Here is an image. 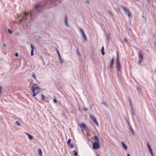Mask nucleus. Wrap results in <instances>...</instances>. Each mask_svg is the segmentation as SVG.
Here are the masks:
<instances>
[{
    "label": "nucleus",
    "mask_w": 156,
    "mask_h": 156,
    "mask_svg": "<svg viewBox=\"0 0 156 156\" xmlns=\"http://www.w3.org/2000/svg\"><path fill=\"white\" fill-rule=\"evenodd\" d=\"M35 85V84L33 83H31L30 84V86L32 87L31 92L33 93V95L34 97H35L37 95L38 93L39 89V87H34Z\"/></svg>",
    "instance_id": "obj_1"
},
{
    "label": "nucleus",
    "mask_w": 156,
    "mask_h": 156,
    "mask_svg": "<svg viewBox=\"0 0 156 156\" xmlns=\"http://www.w3.org/2000/svg\"><path fill=\"white\" fill-rule=\"evenodd\" d=\"M35 8L36 10L39 13H41L42 11L40 9H43L45 7V5L42 2H40L35 4Z\"/></svg>",
    "instance_id": "obj_2"
},
{
    "label": "nucleus",
    "mask_w": 156,
    "mask_h": 156,
    "mask_svg": "<svg viewBox=\"0 0 156 156\" xmlns=\"http://www.w3.org/2000/svg\"><path fill=\"white\" fill-rule=\"evenodd\" d=\"M28 15V14L26 13L25 12H23L22 13H20L19 15V17H21V19L20 20V22H21L23 20H27L26 16Z\"/></svg>",
    "instance_id": "obj_3"
},
{
    "label": "nucleus",
    "mask_w": 156,
    "mask_h": 156,
    "mask_svg": "<svg viewBox=\"0 0 156 156\" xmlns=\"http://www.w3.org/2000/svg\"><path fill=\"white\" fill-rule=\"evenodd\" d=\"M80 31L82 35L83 41H87V37L84 32L83 30L82 29L80 28Z\"/></svg>",
    "instance_id": "obj_4"
},
{
    "label": "nucleus",
    "mask_w": 156,
    "mask_h": 156,
    "mask_svg": "<svg viewBox=\"0 0 156 156\" xmlns=\"http://www.w3.org/2000/svg\"><path fill=\"white\" fill-rule=\"evenodd\" d=\"M140 52L139 51L138 52L139 57V60L138 62V64L140 65H141V62H143L142 58H143L142 55H141L140 53Z\"/></svg>",
    "instance_id": "obj_5"
},
{
    "label": "nucleus",
    "mask_w": 156,
    "mask_h": 156,
    "mask_svg": "<svg viewBox=\"0 0 156 156\" xmlns=\"http://www.w3.org/2000/svg\"><path fill=\"white\" fill-rule=\"evenodd\" d=\"M90 117L91 120H92V121L94 122V123L98 126H99V125L96 120V118H95L94 116L93 115H90Z\"/></svg>",
    "instance_id": "obj_6"
},
{
    "label": "nucleus",
    "mask_w": 156,
    "mask_h": 156,
    "mask_svg": "<svg viewBox=\"0 0 156 156\" xmlns=\"http://www.w3.org/2000/svg\"><path fill=\"white\" fill-rule=\"evenodd\" d=\"M79 127L80 128L82 131H83L84 130L87 131V127L84 124H80L79 125Z\"/></svg>",
    "instance_id": "obj_7"
},
{
    "label": "nucleus",
    "mask_w": 156,
    "mask_h": 156,
    "mask_svg": "<svg viewBox=\"0 0 156 156\" xmlns=\"http://www.w3.org/2000/svg\"><path fill=\"white\" fill-rule=\"evenodd\" d=\"M123 9L124 11L127 14L128 17H130L131 16V12H130L129 9H126L125 8L123 7Z\"/></svg>",
    "instance_id": "obj_8"
},
{
    "label": "nucleus",
    "mask_w": 156,
    "mask_h": 156,
    "mask_svg": "<svg viewBox=\"0 0 156 156\" xmlns=\"http://www.w3.org/2000/svg\"><path fill=\"white\" fill-rule=\"evenodd\" d=\"M93 147L94 149L96 150L99 148V145L98 143L94 142L93 144Z\"/></svg>",
    "instance_id": "obj_9"
},
{
    "label": "nucleus",
    "mask_w": 156,
    "mask_h": 156,
    "mask_svg": "<svg viewBox=\"0 0 156 156\" xmlns=\"http://www.w3.org/2000/svg\"><path fill=\"white\" fill-rule=\"evenodd\" d=\"M114 62V59L113 58H112L111 59L110 63L109 65V68L111 70L113 68V65Z\"/></svg>",
    "instance_id": "obj_10"
},
{
    "label": "nucleus",
    "mask_w": 156,
    "mask_h": 156,
    "mask_svg": "<svg viewBox=\"0 0 156 156\" xmlns=\"http://www.w3.org/2000/svg\"><path fill=\"white\" fill-rule=\"evenodd\" d=\"M65 23L67 27H69V25L68 23V16L67 15H66L65 16Z\"/></svg>",
    "instance_id": "obj_11"
},
{
    "label": "nucleus",
    "mask_w": 156,
    "mask_h": 156,
    "mask_svg": "<svg viewBox=\"0 0 156 156\" xmlns=\"http://www.w3.org/2000/svg\"><path fill=\"white\" fill-rule=\"evenodd\" d=\"M71 140L70 139H69L68 141L67 142V144L69 145V147L70 148H73V144H71Z\"/></svg>",
    "instance_id": "obj_12"
},
{
    "label": "nucleus",
    "mask_w": 156,
    "mask_h": 156,
    "mask_svg": "<svg viewBox=\"0 0 156 156\" xmlns=\"http://www.w3.org/2000/svg\"><path fill=\"white\" fill-rule=\"evenodd\" d=\"M116 62L117 64V65H120L119 57L118 54H117V55Z\"/></svg>",
    "instance_id": "obj_13"
},
{
    "label": "nucleus",
    "mask_w": 156,
    "mask_h": 156,
    "mask_svg": "<svg viewBox=\"0 0 156 156\" xmlns=\"http://www.w3.org/2000/svg\"><path fill=\"white\" fill-rule=\"evenodd\" d=\"M121 144L122 147L124 148V150H127V147L126 144L123 142H122Z\"/></svg>",
    "instance_id": "obj_14"
},
{
    "label": "nucleus",
    "mask_w": 156,
    "mask_h": 156,
    "mask_svg": "<svg viewBox=\"0 0 156 156\" xmlns=\"http://www.w3.org/2000/svg\"><path fill=\"white\" fill-rule=\"evenodd\" d=\"M25 133L28 136V138L30 140H32L33 139V137L32 135L28 134L27 133Z\"/></svg>",
    "instance_id": "obj_15"
},
{
    "label": "nucleus",
    "mask_w": 156,
    "mask_h": 156,
    "mask_svg": "<svg viewBox=\"0 0 156 156\" xmlns=\"http://www.w3.org/2000/svg\"><path fill=\"white\" fill-rule=\"evenodd\" d=\"M147 147L149 152H151V151H152V150L151 148V147L150 145H149V144L148 142L147 143Z\"/></svg>",
    "instance_id": "obj_16"
},
{
    "label": "nucleus",
    "mask_w": 156,
    "mask_h": 156,
    "mask_svg": "<svg viewBox=\"0 0 156 156\" xmlns=\"http://www.w3.org/2000/svg\"><path fill=\"white\" fill-rule=\"evenodd\" d=\"M129 129L130 130V132H131V133L133 135H134V131H133V129L132 128V127L130 126H129Z\"/></svg>",
    "instance_id": "obj_17"
},
{
    "label": "nucleus",
    "mask_w": 156,
    "mask_h": 156,
    "mask_svg": "<svg viewBox=\"0 0 156 156\" xmlns=\"http://www.w3.org/2000/svg\"><path fill=\"white\" fill-rule=\"evenodd\" d=\"M38 154L40 156H42V151L41 149L39 148L38 149Z\"/></svg>",
    "instance_id": "obj_18"
},
{
    "label": "nucleus",
    "mask_w": 156,
    "mask_h": 156,
    "mask_svg": "<svg viewBox=\"0 0 156 156\" xmlns=\"http://www.w3.org/2000/svg\"><path fill=\"white\" fill-rule=\"evenodd\" d=\"M107 38L108 41H109L111 38V36L110 34H108L107 35Z\"/></svg>",
    "instance_id": "obj_19"
},
{
    "label": "nucleus",
    "mask_w": 156,
    "mask_h": 156,
    "mask_svg": "<svg viewBox=\"0 0 156 156\" xmlns=\"http://www.w3.org/2000/svg\"><path fill=\"white\" fill-rule=\"evenodd\" d=\"M95 142L96 143H98L99 142V140L97 136H95L94 137Z\"/></svg>",
    "instance_id": "obj_20"
},
{
    "label": "nucleus",
    "mask_w": 156,
    "mask_h": 156,
    "mask_svg": "<svg viewBox=\"0 0 156 156\" xmlns=\"http://www.w3.org/2000/svg\"><path fill=\"white\" fill-rule=\"evenodd\" d=\"M104 48L103 47H102V50H101V54L102 55H105V53L104 52Z\"/></svg>",
    "instance_id": "obj_21"
},
{
    "label": "nucleus",
    "mask_w": 156,
    "mask_h": 156,
    "mask_svg": "<svg viewBox=\"0 0 156 156\" xmlns=\"http://www.w3.org/2000/svg\"><path fill=\"white\" fill-rule=\"evenodd\" d=\"M32 77L35 80L36 79V77L35 74L34 73H33L32 74Z\"/></svg>",
    "instance_id": "obj_22"
},
{
    "label": "nucleus",
    "mask_w": 156,
    "mask_h": 156,
    "mask_svg": "<svg viewBox=\"0 0 156 156\" xmlns=\"http://www.w3.org/2000/svg\"><path fill=\"white\" fill-rule=\"evenodd\" d=\"M41 100H44L45 98V96L42 94H41Z\"/></svg>",
    "instance_id": "obj_23"
},
{
    "label": "nucleus",
    "mask_w": 156,
    "mask_h": 156,
    "mask_svg": "<svg viewBox=\"0 0 156 156\" xmlns=\"http://www.w3.org/2000/svg\"><path fill=\"white\" fill-rule=\"evenodd\" d=\"M117 70L119 71L120 70V68H121V65H117Z\"/></svg>",
    "instance_id": "obj_24"
},
{
    "label": "nucleus",
    "mask_w": 156,
    "mask_h": 156,
    "mask_svg": "<svg viewBox=\"0 0 156 156\" xmlns=\"http://www.w3.org/2000/svg\"><path fill=\"white\" fill-rule=\"evenodd\" d=\"M102 104H103L106 106L107 107H108V105L106 103V102L105 101H103V102H102Z\"/></svg>",
    "instance_id": "obj_25"
},
{
    "label": "nucleus",
    "mask_w": 156,
    "mask_h": 156,
    "mask_svg": "<svg viewBox=\"0 0 156 156\" xmlns=\"http://www.w3.org/2000/svg\"><path fill=\"white\" fill-rule=\"evenodd\" d=\"M59 2V1H58V0H55L54 3H55L56 5H58L57 3L58 2Z\"/></svg>",
    "instance_id": "obj_26"
},
{
    "label": "nucleus",
    "mask_w": 156,
    "mask_h": 156,
    "mask_svg": "<svg viewBox=\"0 0 156 156\" xmlns=\"http://www.w3.org/2000/svg\"><path fill=\"white\" fill-rule=\"evenodd\" d=\"M8 32L10 34H11L12 33V31L11 30L9 29H8Z\"/></svg>",
    "instance_id": "obj_27"
},
{
    "label": "nucleus",
    "mask_w": 156,
    "mask_h": 156,
    "mask_svg": "<svg viewBox=\"0 0 156 156\" xmlns=\"http://www.w3.org/2000/svg\"><path fill=\"white\" fill-rule=\"evenodd\" d=\"M31 50L34 51V47L32 44H31Z\"/></svg>",
    "instance_id": "obj_28"
},
{
    "label": "nucleus",
    "mask_w": 156,
    "mask_h": 156,
    "mask_svg": "<svg viewBox=\"0 0 156 156\" xmlns=\"http://www.w3.org/2000/svg\"><path fill=\"white\" fill-rule=\"evenodd\" d=\"M63 62V60L62 59H59V62L61 63L62 64V62Z\"/></svg>",
    "instance_id": "obj_29"
},
{
    "label": "nucleus",
    "mask_w": 156,
    "mask_h": 156,
    "mask_svg": "<svg viewBox=\"0 0 156 156\" xmlns=\"http://www.w3.org/2000/svg\"><path fill=\"white\" fill-rule=\"evenodd\" d=\"M16 124L17 125L19 126H20V123L18 121H16Z\"/></svg>",
    "instance_id": "obj_30"
},
{
    "label": "nucleus",
    "mask_w": 156,
    "mask_h": 156,
    "mask_svg": "<svg viewBox=\"0 0 156 156\" xmlns=\"http://www.w3.org/2000/svg\"><path fill=\"white\" fill-rule=\"evenodd\" d=\"M34 55V51L31 50V55L32 56Z\"/></svg>",
    "instance_id": "obj_31"
},
{
    "label": "nucleus",
    "mask_w": 156,
    "mask_h": 156,
    "mask_svg": "<svg viewBox=\"0 0 156 156\" xmlns=\"http://www.w3.org/2000/svg\"><path fill=\"white\" fill-rule=\"evenodd\" d=\"M53 102L55 103H57V100L55 99H53Z\"/></svg>",
    "instance_id": "obj_32"
},
{
    "label": "nucleus",
    "mask_w": 156,
    "mask_h": 156,
    "mask_svg": "<svg viewBox=\"0 0 156 156\" xmlns=\"http://www.w3.org/2000/svg\"><path fill=\"white\" fill-rule=\"evenodd\" d=\"M74 154L75 156H77V152L76 151H74Z\"/></svg>",
    "instance_id": "obj_33"
},
{
    "label": "nucleus",
    "mask_w": 156,
    "mask_h": 156,
    "mask_svg": "<svg viewBox=\"0 0 156 156\" xmlns=\"http://www.w3.org/2000/svg\"><path fill=\"white\" fill-rule=\"evenodd\" d=\"M149 152L152 156H154L153 153H152V151H151V152Z\"/></svg>",
    "instance_id": "obj_34"
},
{
    "label": "nucleus",
    "mask_w": 156,
    "mask_h": 156,
    "mask_svg": "<svg viewBox=\"0 0 156 156\" xmlns=\"http://www.w3.org/2000/svg\"><path fill=\"white\" fill-rule=\"evenodd\" d=\"M2 87H0V94H1L2 90Z\"/></svg>",
    "instance_id": "obj_35"
},
{
    "label": "nucleus",
    "mask_w": 156,
    "mask_h": 156,
    "mask_svg": "<svg viewBox=\"0 0 156 156\" xmlns=\"http://www.w3.org/2000/svg\"><path fill=\"white\" fill-rule=\"evenodd\" d=\"M83 110L85 111H86L87 110V109L86 108H85V107H84L83 108Z\"/></svg>",
    "instance_id": "obj_36"
},
{
    "label": "nucleus",
    "mask_w": 156,
    "mask_h": 156,
    "mask_svg": "<svg viewBox=\"0 0 156 156\" xmlns=\"http://www.w3.org/2000/svg\"><path fill=\"white\" fill-rule=\"evenodd\" d=\"M57 53L58 56H60V54L59 53V52L58 51H57Z\"/></svg>",
    "instance_id": "obj_37"
},
{
    "label": "nucleus",
    "mask_w": 156,
    "mask_h": 156,
    "mask_svg": "<svg viewBox=\"0 0 156 156\" xmlns=\"http://www.w3.org/2000/svg\"><path fill=\"white\" fill-rule=\"evenodd\" d=\"M15 56H16V57H17V56H18V53H16L15 54Z\"/></svg>",
    "instance_id": "obj_38"
},
{
    "label": "nucleus",
    "mask_w": 156,
    "mask_h": 156,
    "mask_svg": "<svg viewBox=\"0 0 156 156\" xmlns=\"http://www.w3.org/2000/svg\"><path fill=\"white\" fill-rule=\"evenodd\" d=\"M86 2L87 3H89V2L88 0H86Z\"/></svg>",
    "instance_id": "obj_39"
},
{
    "label": "nucleus",
    "mask_w": 156,
    "mask_h": 156,
    "mask_svg": "<svg viewBox=\"0 0 156 156\" xmlns=\"http://www.w3.org/2000/svg\"><path fill=\"white\" fill-rule=\"evenodd\" d=\"M58 57H59V59H62L60 55V56H58Z\"/></svg>",
    "instance_id": "obj_40"
},
{
    "label": "nucleus",
    "mask_w": 156,
    "mask_h": 156,
    "mask_svg": "<svg viewBox=\"0 0 156 156\" xmlns=\"http://www.w3.org/2000/svg\"><path fill=\"white\" fill-rule=\"evenodd\" d=\"M125 41L127 43V40L126 39H125Z\"/></svg>",
    "instance_id": "obj_41"
},
{
    "label": "nucleus",
    "mask_w": 156,
    "mask_h": 156,
    "mask_svg": "<svg viewBox=\"0 0 156 156\" xmlns=\"http://www.w3.org/2000/svg\"><path fill=\"white\" fill-rule=\"evenodd\" d=\"M3 45L5 47L6 46V45H5V44H3Z\"/></svg>",
    "instance_id": "obj_42"
},
{
    "label": "nucleus",
    "mask_w": 156,
    "mask_h": 156,
    "mask_svg": "<svg viewBox=\"0 0 156 156\" xmlns=\"http://www.w3.org/2000/svg\"><path fill=\"white\" fill-rule=\"evenodd\" d=\"M127 156H130V155L129 154H127Z\"/></svg>",
    "instance_id": "obj_43"
},
{
    "label": "nucleus",
    "mask_w": 156,
    "mask_h": 156,
    "mask_svg": "<svg viewBox=\"0 0 156 156\" xmlns=\"http://www.w3.org/2000/svg\"><path fill=\"white\" fill-rule=\"evenodd\" d=\"M97 156H100L99 155H98V154H97Z\"/></svg>",
    "instance_id": "obj_44"
},
{
    "label": "nucleus",
    "mask_w": 156,
    "mask_h": 156,
    "mask_svg": "<svg viewBox=\"0 0 156 156\" xmlns=\"http://www.w3.org/2000/svg\"><path fill=\"white\" fill-rule=\"evenodd\" d=\"M1 119V118L0 117V120Z\"/></svg>",
    "instance_id": "obj_45"
},
{
    "label": "nucleus",
    "mask_w": 156,
    "mask_h": 156,
    "mask_svg": "<svg viewBox=\"0 0 156 156\" xmlns=\"http://www.w3.org/2000/svg\"><path fill=\"white\" fill-rule=\"evenodd\" d=\"M155 108H156V105H155Z\"/></svg>",
    "instance_id": "obj_46"
}]
</instances>
